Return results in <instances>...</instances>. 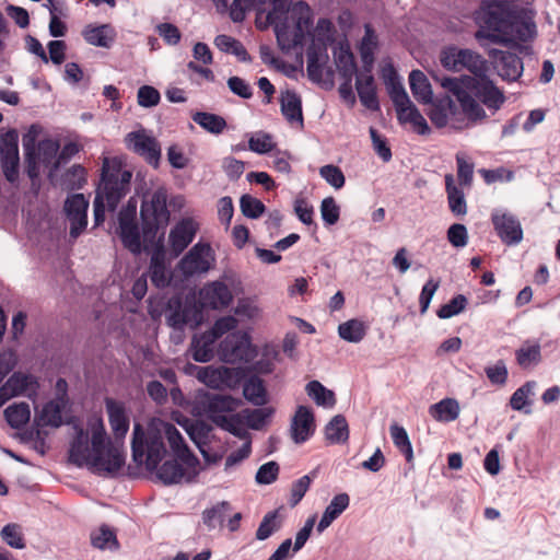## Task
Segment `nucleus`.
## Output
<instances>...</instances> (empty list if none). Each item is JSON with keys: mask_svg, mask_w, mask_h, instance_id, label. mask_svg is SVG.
<instances>
[{"mask_svg": "<svg viewBox=\"0 0 560 560\" xmlns=\"http://www.w3.org/2000/svg\"><path fill=\"white\" fill-rule=\"evenodd\" d=\"M442 67L452 72L469 71L472 75L448 77L431 71V78L454 96L464 113L474 120L487 118L486 106L492 113L505 102L503 92L487 77L488 61L477 51L455 45L445 46L439 54Z\"/></svg>", "mask_w": 560, "mask_h": 560, "instance_id": "f257e3e1", "label": "nucleus"}, {"mask_svg": "<svg viewBox=\"0 0 560 560\" xmlns=\"http://www.w3.org/2000/svg\"><path fill=\"white\" fill-rule=\"evenodd\" d=\"M164 439L174 455L197 475L198 458L189 451L179 431L159 418L152 419L145 430L139 423L135 424L131 441L133 460L139 465L144 464L148 469H155L166 455Z\"/></svg>", "mask_w": 560, "mask_h": 560, "instance_id": "f03ea898", "label": "nucleus"}, {"mask_svg": "<svg viewBox=\"0 0 560 560\" xmlns=\"http://www.w3.org/2000/svg\"><path fill=\"white\" fill-rule=\"evenodd\" d=\"M69 458L77 466H86L96 472H114L125 464L121 446L107 439L103 420L98 417L89 420L88 432L78 431Z\"/></svg>", "mask_w": 560, "mask_h": 560, "instance_id": "7ed1b4c3", "label": "nucleus"}, {"mask_svg": "<svg viewBox=\"0 0 560 560\" xmlns=\"http://www.w3.org/2000/svg\"><path fill=\"white\" fill-rule=\"evenodd\" d=\"M537 34L532 12L516 11L509 5H497L483 11L480 28L475 37L479 42L487 39L493 44L509 45L518 39H533Z\"/></svg>", "mask_w": 560, "mask_h": 560, "instance_id": "20e7f679", "label": "nucleus"}, {"mask_svg": "<svg viewBox=\"0 0 560 560\" xmlns=\"http://www.w3.org/2000/svg\"><path fill=\"white\" fill-rule=\"evenodd\" d=\"M267 19L273 25L280 49L289 52L302 46L313 25L312 9L306 2L291 4L290 0H271Z\"/></svg>", "mask_w": 560, "mask_h": 560, "instance_id": "39448f33", "label": "nucleus"}, {"mask_svg": "<svg viewBox=\"0 0 560 560\" xmlns=\"http://www.w3.org/2000/svg\"><path fill=\"white\" fill-rule=\"evenodd\" d=\"M131 173L118 166H110L107 159L103 162L102 179L93 202L94 224L97 226L105 220V212L116 210L120 200L129 190Z\"/></svg>", "mask_w": 560, "mask_h": 560, "instance_id": "423d86ee", "label": "nucleus"}, {"mask_svg": "<svg viewBox=\"0 0 560 560\" xmlns=\"http://www.w3.org/2000/svg\"><path fill=\"white\" fill-rule=\"evenodd\" d=\"M38 129L32 126L23 137V148L25 151L26 172L31 178H35L39 174V166H50L51 171H56L59 166L57 156L59 144L55 140L46 139L38 142L36 139Z\"/></svg>", "mask_w": 560, "mask_h": 560, "instance_id": "0eeeda50", "label": "nucleus"}, {"mask_svg": "<svg viewBox=\"0 0 560 560\" xmlns=\"http://www.w3.org/2000/svg\"><path fill=\"white\" fill-rule=\"evenodd\" d=\"M243 292L240 278L233 272H224L215 281L208 282L199 290V302L203 307L223 310L228 307L234 295Z\"/></svg>", "mask_w": 560, "mask_h": 560, "instance_id": "6e6552de", "label": "nucleus"}, {"mask_svg": "<svg viewBox=\"0 0 560 560\" xmlns=\"http://www.w3.org/2000/svg\"><path fill=\"white\" fill-rule=\"evenodd\" d=\"M186 373L195 376L200 383L211 389H235L244 378V370L241 368H228L224 365L199 366L188 364Z\"/></svg>", "mask_w": 560, "mask_h": 560, "instance_id": "1a4fd4ad", "label": "nucleus"}, {"mask_svg": "<svg viewBox=\"0 0 560 560\" xmlns=\"http://www.w3.org/2000/svg\"><path fill=\"white\" fill-rule=\"evenodd\" d=\"M427 113L431 122L436 128L451 127L456 130H462L469 127L470 122H477L478 120L470 119L466 115L459 105L454 101L450 94L440 97L432 103Z\"/></svg>", "mask_w": 560, "mask_h": 560, "instance_id": "9d476101", "label": "nucleus"}, {"mask_svg": "<svg viewBox=\"0 0 560 560\" xmlns=\"http://www.w3.org/2000/svg\"><path fill=\"white\" fill-rule=\"evenodd\" d=\"M218 355L224 363H247L257 355V349L252 345L248 334L236 330L229 334L220 342Z\"/></svg>", "mask_w": 560, "mask_h": 560, "instance_id": "9b49d317", "label": "nucleus"}, {"mask_svg": "<svg viewBox=\"0 0 560 560\" xmlns=\"http://www.w3.org/2000/svg\"><path fill=\"white\" fill-rule=\"evenodd\" d=\"M214 262L215 256L211 246L207 243H197L182 258L178 267L186 277H191L208 272Z\"/></svg>", "mask_w": 560, "mask_h": 560, "instance_id": "f8f14e48", "label": "nucleus"}, {"mask_svg": "<svg viewBox=\"0 0 560 560\" xmlns=\"http://www.w3.org/2000/svg\"><path fill=\"white\" fill-rule=\"evenodd\" d=\"M166 200L167 195L164 188L156 189L150 197L143 200L141 217L150 230H158L168 223L170 212L166 207Z\"/></svg>", "mask_w": 560, "mask_h": 560, "instance_id": "ddd939ff", "label": "nucleus"}, {"mask_svg": "<svg viewBox=\"0 0 560 560\" xmlns=\"http://www.w3.org/2000/svg\"><path fill=\"white\" fill-rule=\"evenodd\" d=\"M19 137L16 131L5 132L0 140L1 166L5 178L14 183L19 177Z\"/></svg>", "mask_w": 560, "mask_h": 560, "instance_id": "4468645a", "label": "nucleus"}, {"mask_svg": "<svg viewBox=\"0 0 560 560\" xmlns=\"http://www.w3.org/2000/svg\"><path fill=\"white\" fill-rule=\"evenodd\" d=\"M135 201L129 200L127 207L119 213V236L130 252L137 254L141 250V237L136 223Z\"/></svg>", "mask_w": 560, "mask_h": 560, "instance_id": "2eb2a0df", "label": "nucleus"}, {"mask_svg": "<svg viewBox=\"0 0 560 560\" xmlns=\"http://www.w3.org/2000/svg\"><path fill=\"white\" fill-rule=\"evenodd\" d=\"M128 149L143 156L150 164L158 165L161 156V148L155 138L144 130L129 132L125 138Z\"/></svg>", "mask_w": 560, "mask_h": 560, "instance_id": "dca6fc26", "label": "nucleus"}, {"mask_svg": "<svg viewBox=\"0 0 560 560\" xmlns=\"http://www.w3.org/2000/svg\"><path fill=\"white\" fill-rule=\"evenodd\" d=\"M89 201L82 194H74L67 198L65 211L70 221V236L77 238L86 228Z\"/></svg>", "mask_w": 560, "mask_h": 560, "instance_id": "f3484780", "label": "nucleus"}, {"mask_svg": "<svg viewBox=\"0 0 560 560\" xmlns=\"http://www.w3.org/2000/svg\"><path fill=\"white\" fill-rule=\"evenodd\" d=\"M498 74L506 81H515L523 73V62L515 54L492 49L489 51Z\"/></svg>", "mask_w": 560, "mask_h": 560, "instance_id": "a211bd4d", "label": "nucleus"}, {"mask_svg": "<svg viewBox=\"0 0 560 560\" xmlns=\"http://www.w3.org/2000/svg\"><path fill=\"white\" fill-rule=\"evenodd\" d=\"M492 223L503 243L514 245L522 241L523 230L512 214L497 210L492 213Z\"/></svg>", "mask_w": 560, "mask_h": 560, "instance_id": "6ab92c4d", "label": "nucleus"}, {"mask_svg": "<svg viewBox=\"0 0 560 560\" xmlns=\"http://www.w3.org/2000/svg\"><path fill=\"white\" fill-rule=\"evenodd\" d=\"M202 405L205 416L218 424L220 418H225L226 413L233 412L240 407L241 400L232 396L215 394L208 396Z\"/></svg>", "mask_w": 560, "mask_h": 560, "instance_id": "aec40b11", "label": "nucleus"}, {"mask_svg": "<svg viewBox=\"0 0 560 560\" xmlns=\"http://www.w3.org/2000/svg\"><path fill=\"white\" fill-rule=\"evenodd\" d=\"M315 420L311 408L299 406L290 424L291 439L296 444L304 443L314 433Z\"/></svg>", "mask_w": 560, "mask_h": 560, "instance_id": "412c9836", "label": "nucleus"}, {"mask_svg": "<svg viewBox=\"0 0 560 560\" xmlns=\"http://www.w3.org/2000/svg\"><path fill=\"white\" fill-rule=\"evenodd\" d=\"M1 387L10 398L16 396L31 397L36 393L37 381L33 375L15 372Z\"/></svg>", "mask_w": 560, "mask_h": 560, "instance_id": "4be33fe9", "label": "nucleus"}, {"mask_svg": "<svg viewBox=\"0 0 560 560\" xmlns=\"http://www.w3.org/2000/svg\"><path fill=\"white\" fill-rule=\"evenodd\" d=\"M197 233V224L191 219H184L175 225L170 233L172 250L179 255L194 240Z\"/></svg>", "mask_w": 560, "mask_h": 560, "instance_id": "5701e85b", "label": "nucleus"}, {"mask_svg": "<svg viewBox=\"0 0 560 560\" xmlns=\"http://www.w3.org/2000/svg\"><path fill=\"white\" fill-rule=\"evenodd\" d=\"M105 405L110 429L115 439L119 440L125 438L129 430V418L126 413L125 406L110 398L106 399Z\"/></svg>", "mask_w": 560, "mask_h": 560, "instance_id": "b1692460", "label": "nucleus"}, {"mask_svg": "<svg viewBox=\"0 0 560 560\" xmlns=\"http://www.w3.org/2000/svg\"><path fill=\"white\" fill-rule=\"evenodd\" d=\"M370 72L365 69L364 72L357 77L355 89L361 103L369 109L377 110L380 105L376 97L374 78Z\"/></svg>", "mask_w": 560, "mask_h": 560, "instance_id": "393cba45", "label": "nucleus"}, {"mask_svg": "<svg viewBox=\"0 0 560 560\" xmlns=\"http://www.w3.org/2000/svg\"><path fill=\"white\" fill-rule=\"evenodd\" d=\"M281 113L290 124L303 125L302 101L300 96L290 90L281 93Z\"/></svg>", "mask_w": 560, "mask_h": 560, "instance_id": "a878e982", "label": "nucleus"}, {"mask_svg": "<svg viewBox=\"0 0 560 560\" xmlns=\"http://www.w3.org/2000/svg\"><path fill=\"white\" fill-rule=\"evenodd\" d=\"M306 70L311 80L319 82L323 79V69L328 60L325 47L313 44L306 52Z\"/></svg>", "mask_w": 560, "mask_h": 560, "instance_id": "bb28decb", "label": "nucleus"}, {"mask_svg": "<svg viewBox=\"0 0 560 560\" xmlns=\"http://www.w3.org/2000/svg\"><path fill=\"white\" fill-rule=\"evenodd\" d=\"M409 85L413 97L421 104L433 101V90L427 75L420 70H412L409 74Z\"/></svg>", "mask_w": 560, "mask_h": 560, "instance_id": "cd10ccee", "label": "nucleus"}, {"mask_svg": "<svg viewBox=\"0 0 560 560\" xmlns=\"http://www.w3.org/2000/svg\"><path fill=\"white\" fill-rule=\"evenodd\" d=\"M349 503L350 498L347 493H339L335 495L323 513L317 525V532L323 533L328 528L330 524L349 506Z\"/></svg>", "mask_w": 560, "mask_h": 560, "instance_id": "c85d7f7f", "label": "nucleus"}, {"mask_svg": "<svg viewBox=\"0 0 560 560\" xmlns=\"http://www.w3.org/2000/svg\"><path fill=\"white\" fill-rule=\"evenodd\" d=\"M459 413L460 406L455 398H444L429 407V415L438 422H453Z\"/></svg>", "mask_w": 560, "mask_h": 560, "instance_id": "c756f323", "label": "nucleus"}, {"mask_svg": "<svg viewBox=\"0 0 560 560\" xmlns=\"http://www.w3.org/2000/svg\"><path fill=\"white\" fill-rule=\"evenodd\" d=\"M218 339L208 330L199 336H195L191 341V357L197 362H209L213 358V346Z\"/></svg>", "mask_w": 560, "mask_h": 560, "instance_id": "7c9ffc66", "label": "nucleus"}, {"mask_svg": "<svg viewBox=\"0 0 560 560\" xmlns=\"http://www.w3.org/2000/svg\"><path fill=\"white\" fill-rule=\"evenodd\" d=\"M445 189L450 210L455 215H465L467 213L465 194L460 187L455 185V179L452 174L445 175Z\"/></svg>", "mask_w": 560, "mask_h": 560, "instance_id": "2f4dec72", "label": "nucleus"}, {"mask_svg": "<svg viewBox=\"0 0 560 560\" xmlns=\"http://www.w3.org/2000/svg\"><path fill=\"white\" fill-rule=\"evenodd\" d=\"M389 74H385L386 84L388 88L389 96L394 103L396 112L398 113L401 108L406 107L411 103L410 97L408 96L404 85L398 80L393 68L388 69Z\"/></svg>", "mask_w": 560, "mask_h": 560, "instance_id": "473e14b6", "label": "nucleus"}, {"mask_svg": "<svg viewBox=\"0 0 560 560\" xmlns=\"http://www.w3.org/2000/svg\"><path fill=\"white\" fill-rule=\"evenodd\" d=\"M305 392L314 402L323 408L331 409L336 405L335 393L326 388L318 381H311L305 386Z\"/></svg>", "mask_w": 560, "mask_h": 560, "instance_id": "72a5a7b5", "label": "nucleus"}, {"mask_svg": "<svg viewBox=\"0 0 560 560\" xmlns=\"http://www.w3.org/2000/svg\"><path fill=\"white\" fill-rule=\"evenodd\" d=\"M397 118L402 124L410 122L420 135H428L430 132L425 118L412 102L397 113Z\"/></svg>", "mask_w": 560, "mask_h": 560, "instance_id": "f704fd0d", "label": "nucleus"}, {"mask_svg": "<svg viewBox=\"0 0 560 560\" xmlns=\"http://www.w3.org/2000/svg\"><path fill=\"white\" fill-rule=\"evenodd\" d=\"M364 30L365 34L360 44V55L364 69L371 71L372 65L374 62V51L377 48L378 40L371 25L366 24Z\"/></svg>", "mask_w": 560, "mask_h": 560, "instance_id": "c9c22d12", "label": "nucleus"}, {"mask_svg": "<svg viewBox=\"0 0 560 560\" xmlns=\"http://www.w3.org/2000/svg\"><path fill=\"white\" fill-rule=\"evenodd\" d=\"M334 59L336 68L343 79L353 77L357 71V66L354 57L348 47L340 45L336 48L334 51Z\"/></svg>", "mask_w": 560, "mask_h": 560, "instance_id": "e433bc0d", "label": "nucleus"}, {"mask_svg": "<svg viewBox=\"0 0 560 560\" xmlns=\"http://www.w3.org/2000/svg\"><path fill=\"white\" fill-rule=\"evenodd\" d=\"M150 278L158 288H164L170 282V273L167 271L164 254L156 250L151 257Z\"/></svg>", "mask_w": 560, "mask_h": 560, "instance_id": "4c0bfd02", "label": "nucleus"}, {"mask_svg": "<svg viewBox=\"0 0 560 560\" xmlns=\"http://www.w3.org/2000/svg\"><path fill=\"white\" fill-rule=\"evenodd\" d=\"M326 439L332 444L345 443L349 439V429L343 416H335L325 428Z\"/></svg>", "mask_w": 560, "mask_h": 560, "instance_id": "58836bf2", "label": "nucleus"}, {"mask_svg": "<svg viewBox=\"0 0 560 560\" xmlns=\"http://www.w3.org/2000/svg\"><path fill=\"white\" fill-rule=\"evenodd\" d=\"M191 118L202 129L213 135H220L226 128L225 119L212 113L196 112Z\"/></svg>", "mask_w": 560, "mask_h": 560, "instance_id": "ea45409f", "label": "nucleus"}, {"mask_svg": "<svg viewBox=\"0 0 560 560\" xmlns=\"http://www.w3.org/2000/svg\"><path fill=\"white\" fill-rule=\"evenodd\" d=\"M59 401L47 402L36 416L35 422L38 427H59L62 423L61 407Z\"/></svg>", "mask_w": 560, "mask_h": 560, "instance_id": "a19ab883", "label": "nucleus"}, {"mask_svg": "<svg viewBox=\"0 0 560 560\" xmlns=\"http://www.w3.org/2000/svg\"><path fill=\"white\" fill-rule=\"evenodd\" d=\"M233 312L238 322H255L261 316L259 305L252 298L238 299Z\"/></svg>", "mask_w": 560, "mask_h": 560, "instance_id": "79ce46f5", "label": "nucleus"}, {"mask_svg": "<svg viewBox=\"0 0 560 560\" xmlns=\"http://www.w3.org/2000/svg\"><path fill=\"white\" fill-rule=\"evenodd\" d=\"M338 334L341 339L358 343L366 335V326L359 319H350L338 326Z\"/></svg>", "mask_w": 560, "mask_h": 560, "instance_id": "37998d69", "label": "nucleus"}, {"mask_svg": "<svg viewBox=\"0 0 560 560\" xmlns=\"http://www.w3.org/2000/svg\"><path fill=\"white\" fill-rule=\"evenodd\" d=\"M243 395L249 402L256 406H261L267 401V393L264 382L257 376H253L245 382Z\"/></svg>", "mask_w": 560, "mask_h": 560, "instance_id": "c03bdc74", "label": "nucleus"}, {"mask_svg": "<svg viewBox=\"0 0 560 560\" xmlns=\"http://www.w3.org/2000/svg\"><path fill=\"white\" fill-rule=\"evenodd\" d=\"M85 40L94 46L108 47L114 39L113 30L108 25L89 26L83 31Z\"/></svg>", "mask_w": 560, "mask_h": 560, "instance_id": "a18cd8bd", "label": "nucleus"}, {"mask_svg": "<svg viewBox=\"0 0 560 560\" xmlns=\"http://www.w3.org/2000/svg\"><path fill=\"white\" fill-rule=\"evenodd\" d=\"M214 45L221 51L235 55L241 61L250 60L245 47L238 40L229 35H218L214 38Z\"/></svg>", "mask_w": 560, "mask_h": 560, "instance_id": "49530a36", "label": "nucleus"}, {"mask_svg": "<svg viewBox=\"0 0 560 560\" xmlns=\"http://www.w3.org/2000/svg\"><path fill=\"white\" fill-rule=\"evenodd\" d=\"M4 416L12 428L19 429L30 420V406L26 402L13 404L4 410Z\"/></svg>", "mask_w": 560, "mask_h": 560, "instance_id": "de8ad7c7", "label": "nucleus"}, {"mask_svg": "<svg viewBox=\"0 0 560 560\" xmlns=\"http://www.w3.org/2000/svg\"><path fill=\"white\" fill-rule=\"evenodd\" d=\"M219 420L220 422L217 425L220 427L221 429L232 433L233 435L240 438L241 440H244L245 442L247 440H250L249 433L244 427V421L241 412L229 415L225 418H220Z\"/></svg>", "mask_w": 560, "mask_h": 560, "instance_id": "09e8293b", "label": "nucleus"}, {"mask_svg": "<svg viewBox=\"0 0 560 560\" xmlns=\"http://www.w3.org/2000/svg\"><path fill=\"white\" fill-rule=\"evenodd\" d=\"M231 511V504L228 501L217 503L210 509H207L202 513V521L208 528H215L221 526L224 517Z\"/></svg>", "mask_w": 560, "mask_h": 560, "instance_id": "8fccbe9b", "label": "nucleus"}, {"mask_svg": "<svg viewBox=\"0 0 560 560\" xmlns=\"http://www.w3.org/2000/svg\"><path fill=\"white\" fill-rule=\"evenodd\" d=\"M273 410L271 408H260V409H245L241 412L243 421L246 425L253 430H261L270 417L272 416Z\"/></svg>", "mask_w": 560, "mask_h": 560, "instance_id": "3c124183", "label": "nucleus"}, {"mask_svg": "<svg viewBox=\"0 0 560 560\" xmlns=\"http://www.w3.org/2000/svg\"><path fill=\"white\" fill-rule=\"evenodd\" d=\"M197 315L198 312L192 307L178 308L167 316V323L176 329H182L185 325L195 327L198 324V320L192 317H196Z\"/></svg>", "mask_w": 560, "mask_h": 560, "instance_id": "603ef678", "label": "nucleus"}, {"mask_svg": "<svg viewBox=\"0 0 560 560\" xmlns=\"http://www.w3.org/2000/svg\"><path fill=\"white\" fill-rule=\"evenodd\" d=\"M517 363L524 368H530L540 361V347L539 345L526 343L516 351Z\"/></svg>", "mask_w": 560, "mask_h": 560, "instance_id": "864d4df0", "label": "nucleus"}, {"mask_svg": "<svg viewBox=\"0 0 560 560\" xmlns=\"http://www.w3.org/2000/svg\"><path fill=\"white\" fill-rule=\"evenodd\" d=\"M158 477L167 485L177 483L184 477L180 465L175 460L165 462L158 471Z\"/></svg>", "mask_w": 560, "mask_h": 560, "instance_id": "5fc2aeb1", "label": "nucleus"}, {"mask_svg": "<svg viewBox=\"0 0 560 560\" xmlns=\"http://www.w3.org/2000/svg\"><path fill=\"white\" fill-rule=\"evenodd\" d=\"M280 528V522L278 521V512H269L267 513L261 523L258 526L256 532V538L258 540H265L269 538L273 533H276Z\"/></svg>", "mask_w": 560, "mask_h": 560, "instance_id": "6e6d98bb", "label": "nucleus"}, {"mask_svg": "<svg viewBox=\"0 0 560 560\" xmlns=\"http://www.w3.org/2000/svg\"><path fill=\"white\" fill-rule=\"evenodd\" d=\"M389 430L394 444L406 455L407 459L410 460L412 458V447L407 431L398 424L390 425Z\"/></svg>", "mask_w": 560, "mask_h": 560, "instance_id": "4d7b16f0", "label": "nucleus"}, {"mask_svg": "<svg viewBox=\"0 0 560 560\" xmlns=\"http://www.w3.org/2000/svg\"><path fill=\"white\" fill-rule=\"evenodd\" d=\"M248 147L252 151L264 154L273 150L275 142L269 133L259 131L249 137Z\"/></svg>", "mask_w": 560, "mask_h": 560, "instance_id": "13d9d810", "label": "nucleus"}, {"mask_svg": "<svg viewBox=\"0 0 560 560\" xmlns=\"http://www.w3.org/2000/svg\"><path fill=\"white\" fill-rule=\"evenodd\" d=\"M2 539L12 548L23 549L25 547L22 528L18 524H8L1 530Z\"/></svg>", "mask_w": 560, "mask_h": 560, "instance_id": "bf43d9fd", "label": "nucleus"}, {"mask_svg": "<svg viewBox=\"0 0 560 560\" xmlns=\"http://www.w3.org/2000/svg\"><path fill=\"white\" fill-rule=\"evenodd\" d=\"M468 301L465 295L458 294L454 296L448 303L442 305L438 311V316L442 319L451 318L462 313L467 305Z\"/></svg>", "mask_w": 560, "mask_h": 560, "instance_id": "052dcab7", "label": "nucleus"}, {"mask_svg": "<svg viewBox=\"0 0 560 560\" xmlns=\"http://www.w3.org/2000/svg\"><path fill=\"white\" fill-rule=\"evenodd\" d=\"M535 385L534 382H527L513 393L510 405L514 410L520 411L529 404V397L534 394Z\"/></svg>", "mask_w": 560, "mask_h": 560, "instance_id": "680f3d73", "label": "nucleus"}, {"mask_svg": "<svg viewBox=\"0 0 560 560\" xmlns=\"http://www.w3.org/2000/svg\"><path fill=\"white\" fill-rule=\"evenodd\" d=\"M92 545L98 549H112L117 546L116 536L106 526H102L98 530L91 535Z\"/></svg>", "mask_w": 560, "mask_h": 560, "instance_id": "e2e57ef3", "label": "nucleus"}, {"mask_svg": "<svg viewBox=\"0 0 560 560\" xmlns=\"http://www.w3.org/2000/svg\"><path fill=\"white\" fill-rule=\"evenodd\" d=\"M240 207L242 213L250 219L259 218L265 211L264 203L249 195H244L241 197Z\"/></svg>", "mask_w": 560, "mask_h": 560, "instance_id": "0e129e2a", "label": "nucleus"}, {"mask_svg": "<svg viewBox=\"0 0 560 560\" xmlns=\"http://www.w3.org/2000/svg\"><path fill=\"white\" fill-rule=\"evenodd\" d=\"M457 162V177L459 185L463 187H470L474 177V164L466 160L464 153L456 154Z\"/></svg>", "mask_w": 560, "mask_h": 560, "instance_id": "69168bd1", "label": "nucleus"}, {"mask_svg": "<svg viewBox=\"0 0 560 560\" xmlns=\"http://www.w3.org/2000/svg\"><path fill=\"white\" fill-rule=\"evenodd\" d=\"M85 182V170L81 165H73L65 174L62 185L67 189H79Z\"/></svg>", "mask_w": 560, "mask_h": 560, "instance_id": "338daca9", "label": "nucleus"}, {"mask_svg": "<svg viewBox=\"0 0 560 560\" xmlns=\"http://www.w3.org/2000/svg\"><path fill=\"white\" fill-rule=\"evenodd\" d=\"M320 176L334 188L340 189L345 185V175L338 166L328 164L319 168Z\"/></svg>", "mask_w": 560, "mask_h": 560, "instance_id": "774afa93", "label": "nucleus"}]
</instances>
